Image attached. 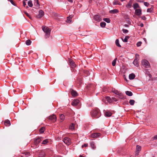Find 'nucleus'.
I'll return each mask as SVG.
<instances>
[{
    "mask_svg": "<svg viewBox=\"0 0 157 157\" xmlns=\"http://www.w3.org/2000/svg\"><path fill=\"white\" fill-rule=\"evenodd\" d=\"M138 60L137 59H134L133 62V64L137 67L139 66Z\"/></svg>",
    "mask_w": 157,
    "mask_h": 157,
    "instance_id": "17",
    "label": "nucleus"
},
{
    "mask_svg": "<svg viewBox=\"0 0 157 157\" xmlns=\"http://www.w3.org/2000/svg\"><path fill=\"white\" fill-rule=\"evenodd\" d=\"M111 99L112 98H111L108 96L106 97L105 98V99L106 100H107L108 101V102L109 103H111L112 102Z\"/></svg>",
    "mask_w": 157,
    "mask_h": 157,
    "instance_id": "22",
    "label": "nucleus"
},
{
    "mask_svg": "<svg viewBox=\"0 0 157 157\" xmlns=\"http://www.w3.org/2000/svg\"><path fill=\"white\" fill-rule=\"evenodd\" d=\"M133 1V0H130L128 4L126 5V7L128 8H131L132 6Z\"/></svg>",
    "mask_w": 157,
    "mask_h": 157,
    "instance_id": "12",
    "label": "nucleus"
},
{
    "mask_svg": "<svg viewBox=\"0 0 157 157\" xmlns=\"http://www.w3.org/2000/svg\"><path fill=\"white\" fill-rule=\"evenodd\" d=\"M49 119L52 121V122H54L56 120V117L55 115H53L50 116Z\"/></svg>",
    "mask_w": 157,
    "mask_h": 157,
    "instance_id": "7",
    "label": "nucleus"
},
{
    "mask_svg": "<svg viewBox=\"0 0 157 157\" xmlns=\"http://www.w3.org/2000/svg\"><path fill=\"white\" fill-rule=\"evenodd\" d=\"M142 64L143 67L146 68H149L150 66L148 62L145 59L143 60L142 61Z\"/></svg>",
    "mask_w": 157,
    "mask_h": 157,
    "instance_id": "3",
    "label": "nucleus"
},
{
    "mask_svg": "<svg viewBox=\"0 0 157 157\" xmlns=\"http://www.w3.org/2000/svg\"><path fill=\"white\" fill-rule=\"evenodd\" d=\"M8 1L10 2L13 5L15 6L16 5L12 0H8Z\"/></svg>",
    "mask_w": 157,
    "mask_h": 157,
    "instance_id": "47",
    "label": "nucleus"
},
{
    "mask_svg": "<svg viewBox=\"0 0 157 157\" xmlns=\"http://www.w3.org/2000/svg\"><path fill=\"white\" fill-rule=\"evenodd\" d=\"M41 140V138L38 137L35 140V143L36 144H38L40 142Z\"/></svg>",
    "mask_w": 157,
    "mask_h": 157,
    "instance_id": "15",
    "label": "nucleus"
},
{
    "mask_svg": "<svg viewBox=\"0 0 157 157\" xmlns=\"http://www.w3.org/2000/svg\"><path fill=\"white\" fill-rule=\"evenodd\" d=\"M153 140H157V135H155L153 137Z\"/></svg>",
    "mask_w": 157,
    "mask_h": 157,
    "instance_id": "53",
    "label": "nucleus"
},
{
    "mask_svg": "<svg viewBox=\"0 0 157 157\" xmlns=\"http://www.w3.org/2000/svg\"><path fill=\"white\" fill-rule=\"evenodd\" d=\"M148 76H149V78H151V74H149L148 75Z\"/></svg>",
    "mask_w": 157,
    "mask_h": 157,
    "instance_id": "61",
    "label": "nucleus"
},
{
    "mask_svg": "<svg viewBox=\"0 0 157 157\" xmlns=\"http://www.w3.org/2000/svg\"><path fill=\"white\" fill-rule=\"evenodd\" d=\"M140 26L141 27H143V26H144V24H143L141 23L140 24Z\"/></svg>",
    "mask_w": 157,
    "mask_h": 157,
    "instance_id": "58",
    "label": "nucleus"
},
{
    "mask_svg": "<svg viewBox=\"0 0 157 157\" xmlns=\"http://www.w3.org/2000/svg\"><path fill=\"white\" fill-rule=\"evenodd\" d=\"M101 134L99 133H94L91 134L90 136V138H95L99 137L100 136Z\"/></svg>",
    "mask_w": 157,
    "mask_h": 157,
    "instance_id": "5",
    "label": "nucleus"
},
{
    "mask_svg": "<svg viewBox=\"0 0 157 157\" xmlns=\"http://www.w3.org/2000/svg\"><path fill=\"white\" fill-rule=\"evenodd\" d=\"M141 18L144 20H145L146 19V17L145 16H143L141 17Z\"/></svg>",
    "mask_w": 157,
    "mask_h": 157,
    "instance_id": "54",
    "label": "nucleus"
},
{
    "mask_svg": "<svg viewBox=\"0 0 157 157\" xmlns=\"http://www.w3.org/2000/svg\"><path fill=\"white\" fill-rule=\"evenodd\" d=\"M125 93L126 95L129 96H132V93L130 91H127Z\"/></svg>",
    "mask_w": 157,
    "mask_h": 157,
    "instance_id": "27",
    "label": "nucleus"
},
{
    "mask_svg": "<svg viewBox=\"0 0 157 157\" xmlns=\"http://www.w3.org/2000/svg\"><path fill=\"white\" fill-rule=\"evenodd\" d=\"M122 31H123V33H127L128 32V31L127 29H122Z\"/></svg>",
    "mask_w": 157,
    "mask_h": 157,
    "instance_id": "46",
    "label": "nucleus"
},
{
    "mask_svg": "<svg viewBox=\"0 0 157 157\" xmlns=\"http://www.w3.org/2000/svg\"><path fill=\"white\" fill-rule=\"evenodd\" d=\"M90 145L91 147L93 149H94L96 148V147L93 141H91L90 142Z\"/></svg>",
    "mask_w": 157,
    "mask_h": 157,
    "instance_id": "23",
    "label": "nucleus"
},
{
    "mask_svg": "<svg viewBox=\"0 0 157 157\" xmlns=\"http://www.w3.org/2000/svg\"><path fill=\"white\" fill-rule=\"evenodd\" d=\"M153 9L152 8H148L147 10V12L151 13L153 11Z\"/></svg>",
    "mask_w": 157,
    "mask_h": 157,
    "instance_id": "39",
    "label": "nucleus"
},
{
    "mask_svg": "<svg viewBox=\"0 0 157 157\" xmlns=\"http://www.w3.org/2000/svg\"><path fill=\"white\" fill-rule=\"evenodd\" d=\"M94 19L97 21H100L101 19L99 15H96L94 16Z\"/></svg>",
    "mask_w": 157,
    "mask_h": 157,
    "instance_id": "10",
    "label": "nucleus"
},
{
    "mask_svg": "<svg viewBox=\"0 0 157 157\" xmlns=\"http://www.w3.org/2000/svg\"><path fill=\"white\" fill-rule=\"evenodd\" d=\"M79 102V100L78 99L74 100L72 102V105L73 106H76L77 105Z\"/></svg>",
    "mask_w": 157,
    "mask_h": 157,
    "instance_id": "9",
    "label": "nucleus"
},
{
    "mask_svg": "<svg viewBox=\"0 0 157 157\" xmlns=\"http://www.w3.org/2000/svg\"><path fill=\"white\" fill-rule=\"evenodd\" d=\"M141 44H142V42H140V41H139V42H138L137 43L136 45H137V46L139 47L141 46Z\"/></svg>",
    "mask_w": 157,
    "mask_h": 157,
    "instance_id": "45",
    "label": "nucleus"
},
{
    "mask_svg": "<svg viewBox=\"0 0 157 157\" xmlns=\"http://www.w3.org/2000/svg\"><path fill=\"white\" fill-rule=\"evenodd\" d=\"M68 1L71 3H72L73 2V1L72 0H68Z\"/></svg>",
    "mask_w": 157,
    "mask_h": 157,
    "instance_id": "59",
    "label": "nucleus"
},
{
    "mask_svg": "<svg viewBox=\"0 0 157 157\" xmlns=\"http://www.w3.org/2000/svg\"><path fill=\"white\" fill-rule=\"evenodd\" d=\"M141 147L139 145L136 146V149L135 151V155L137 156L139 155L140 151H141Z\"/></svg>",
    "mask_w": 157,
    "mask_h": 157,
    "instance_id": "6",
    "label": "nucleus"
},
{
    "mask_svg": "<svg viewBox=\"0 0 157 157\" xmlns=\"http://www.w3.org/2000/svg\"><path fill=\"white\" fill-rule=\"evenodd\" d=\"M48 142V140L47 139H46V140H44L43 141V142H42V144H47Z\"/></svg>",
    "mask_w": 157,
    "mask_h": 157,
    "instance_id": "43",
    "label": "nucleus"
},
{
    "mask_svg": "<svg viewBox=\"0 0 157 157\" xmlns=\"http://www.w3.org/2000/svg\"><path fill=\"white\" fill-rule=\"evenodd\" d=\"M133 7L134 10H136V9L140 8V6L137 3H135L133 4Z\"/></svg>",
    "mask_w": 157,
    "mask_h": 157,
    "instance_id": "18",
    "label": "nucleus"
},
{
    "mask_svg": "<svg viewBox=\"0 0 157 157\" xmlns=\"http://www.w3.org/2000/svg\"><path fill=\"white\" fill-rule=\"evenodd\" d=\"M129 103L131 105H133L135 103V101L133 100H130L129 101Z\"/></svg>",
    "mask_w": 157,
    "mask_h": 157,
    "instance_id": "37",
    "label": "nucleus"
},
{
    "mask_svg": "<svg viewBox=\"0 0 157 157\" xmlns=\"http://www.w3.org/2000/svg\"><path fill=\"white\" fill-rule=\"evenodd\" d=\"M144 5L148 7L149 5V4L148 2H144Z\"/></svg>",
    "mask_w": 157,
    "mask_h": 157,
    "instance_id": "48",
    "label": "nucleus"
},
{
    "mask_svg": "<svg viewBox=\"0 0 157 157\" xmlns=\"http://www.w3.org/2000/svg\"><path fill=\"white\" fill-rule=\"evenodd\" d=\"M126 22L127 23L128 25L131 24V20L129 19H126Z\"/></svg>",
    "mask_w": 157,
    "mask_h": 157,
    "instance_id": "38",
    "label": "nucleus"
},
{
    "mask_svg": "<svg viewBox=\"0 0 157 157\" xmlns=\"http://www.w3.org/2000/svg\"><path fill=\"white\" fill-rule=\"evenodd\" d=\"M119 98L120 99H123L124 98V97L122 95V94L121 93V95H119Z\"/></svg>",
    "mask_w": 157,
    "mask_h": 157,
    "instance_id": "51",
    "label": "nucleus"
},
{
    "mask_svg": "<svg viewBox=\"0 0 157 157\" xmlns=\"http://www.w3.org/2000/svg\"><path fill=\"white\" fill-rule=\"evenodd\" d=\"M63 142L67 145H69L71 143V140L68 137H65L64 138Z\"/></svg>",
    "mask_w": 157,
    "mask_h": 157,
    "instance_id": "4",
    "label": "nucleus"
},
{
    "mask_svg": "<svg viewBox=\"0 0 157 157\" xmlns=\"http://www.w3.org/2000/svg\"><path fill=\"white\" fill-rule=\"evenodd\" d=\"M137 1L139 2H143V1H140V0H138Z\"/></svg>",
    "mask_w": 157,
    "mask_h": 157,
    "instance_id": "60",
    "label": "nucleus"
},
{
    "mask_svg": "<svg viewBox=\"0 0 157 157\" xmlns=\"http://www.w3.org/2000/svg\"><path fill=\"white\" fill-rule=\"evenodd\" d=\"M120 0L121 2H123L125 0Z\"/></svg>",
    "mask_w": 157,
    "mask_h": 157,
    "instance_id": "64",
    "label": "nucleus"
},
{
    "mask_svg": "<svg viewBox=\"0 0 157 157\" xmlns=\"http://www.w3.org/2000/svg\"><path fill=\"white\" fill-rule=\"evenodd\" d=\"M71 94L73 96H76L77 95V92L74 90H72L71 92Z\"/></svg>",
    "mask_w": 157,
    "mask_h": 157,
    "instance_id": "21",
    "label": "nucleus"
},
{
    "mask_svg": "<svg viewBox=\"0 0 157 157\" xmlns=\"http://www.w3.org/2000/svg\"><path fill=\"white\" fill-rule=\"evenodd\" d=\"M113 5H121V4L118 1H115L113 3Z\"/></svg>",
    "mask_w": 157,
    "mask_h": 157,
    "instance_id": "25",
    "label": "nucleus"
},
{
    "mask_svg": "<svg viewBox=\"0 0 157 157\" xmlns=\"http://www.w3.org/2000/svg\"><path fill=\"white\" fill-rule=\"evenodd\" d=\"M92 117L94 118H98L101 116L100 110L98 109H93L91 112Z\"/></svg>",
    "mask_w": 157,
    "mask_h": 157,
    "instance_id": "1",
    "label": "nucleus"
},
{
    "mask_svg": "<svg viewBox=\"0 0 157 157\" xmlns=\"http://www.w3.org/2000/svg\"><path fill=\"white\" fill-rule=\"evenodd\" d=\"M28 6L30 7H32L33 6V4L32 1L30 0V1H29L28 2Z\"/></svg>",
    "mask_w": 157,
    "mask_h": 157,
    "instance_id": "28",
    "label": "nucleus"
},
{
    "mask_svg": "<svg viewBox=\"0 0 157 157\" xmlns=\"http://www.w3.org/2000/svg\"><path fill=\"white\" fill-rule=\"evenodd\" d=\"M42 29L44 33H45V37L47 38L49 37L51 31V29L48 27L46 26H43Z\"/></svg>",
    "mask_w": 157,
    "mask_h": 157,
    "instance_id": "2",
    "label": "nucleus"
},
{
    "mask_svg": "<svg viewBox=\"0 0 157 157\" xmlns=\"http://www.w3.org/2000/svg\"><path fill=\"white\" fill-rule=\"evenodd\" d=\"M111 100L112 102L114 101L116 102L118 101V100L116 98L114 97H112Z\"/></svg>",
    "mask_w": 157,
    "mask_h": 157,
    "instance_id": "41",
    "label": "nucleus"
},
{
    "mask_svg": "<svg viewBox=\"0 0 157 157\" xmlns=\"http://www.w3.org/2000/svg\"><path fill=\"white\" fill-rule=\"evenodd\" d=\"M144 40L145 41V42H146V38H144Z\"/></svg>",
    "mask_w": 157,
    "mask_h": 157,
    "instance_id": "62",
    "label": "nucleus"
},
{
    "mask_svg": "<svg viewBox=\"0 0 157 157\" xmlns=\"http://www.w3.org/2000/svg\"><path fill=\"white\" fill-rule=\"evenodd\" d=\"M4 124L6 126H9L10 125V121L9 120H6L5 121Z\"/></svg>",
    "mask_w": 157,
    "mask_h": 157,
    "instance_id": "20",
    "label": "nucleus"
},
{
    "mask_svg": "<svg viewBox=\"0 0 157 157\" xmlns=\"http://www.w3.org/2000/svg\"><path fill=\"white\" fill-rule=\"evenodd\" d=\"M103 20L108 23H109L110 22V19L109 18H105L103 19Z\"/></svg>",
    "mask_w": 157,
    "mask_h": 157,
    "instance_id": "34",
    "label": "nucleus"
},
{
    "mask_svg": "<svg viewBox=\"0 0 157 157\" xmlns=\"http://www.w3.org/2000/svg\"><path fill=\"white\" fill-rule=\"evenodd\" d=\"M139 55L138 54H136L135 55V59H139Z\"/></svg>",
    "mask_w": 157,
    "mask_h": 157,
    "instance_id": "50",
    "label": "nucleus"
},
{
    "mask_svg": "<svg viewBox=\"0 0 157 157\" xmlns=\"http://www.w3.org/2000/svg\"><path fill=\"white\" fill-rule=\"evenodd\" d=\"M34 5L37 8H39L40 4L38 0H34Z\"/></svg>",
    "mask_w": 157,
    "mask_h": 157,
    "instance_id": "14",
    "label": "nucleus"
},
{
    "mask_svg": "<svg viewBox=\"0 0 157 157\" xmlns=\"http://www.w3.org/2000/svg\"><path fill=\"white\" fill-rule=\"evenodd\" d=\"M73 17V15H70L68 17H69V18L70 20H71V19Z\"/></svg>",
    "mask_w": 157,
    "mask_h": 157,
    "instance_id": "55",
    "label": "nucleus"
},
{
    "mask_svg": "<svg viewBox=\"0 0 157 157\" xmlns=\"http://www.w3.org/2000/svg\"><path fill=\"white\" fill-rule=\"evenodd\" d=\"M88 146L87 144H84L82 146V148H83L84 147H86Z\"/></svg>",
    "mask_w": 157,
    "mask_h": 157,
    "instance_id": "52",
    "label": "nucleus"
},
{
    "mask_svg": "<svg viewBox=\"0 0 157 157\" xmlns=\"http://www.w3.org/2000/svg\"><path fill=\"white\" fill-rule=\"evenodd\" d=\"M59 117L60 119L62 121H63L64 119V116L62 114L60 115Z\"/></svg>",
    "mask_w": 157,
    "mask_h": 157,
    "instance_id": "30",
    "label": "nucleus"
},
{
    "mask_svg": "<svg viewBox=\"0 0 157 157\" xmlns=\"http://www.w3.org/2000/svg\"><path fill=\"white\" fill-rule=\"evenodd\" d=\"M44 12L42 10H40L39 11V14L36 16L37 18H40L42 17L44 15Z\"/></svg>",
    "mask_w": 157,
    "mask_h": 157,
    "instance_id": "8",
    "label": "nucleus"
},
{
    "mask_svg": "<svg viewBox=\"0 0 157 157\" xmlns=\"http://www.w3.org/2000/svg\"><path fill=\"white\" fill-rule=\"evenodd\" d=\"M66 22L67 23H70L71 22V20H70L69 18L67 17Z\"/></svg>",
    "mask_w": 157,
    "mask_h": 157,
    "instance_id": "49",
    "label": "nucleus"
},
{
    "mask_svg": "<svg viewBox=\"0 0 157 157\" xmlns=\"http://www.w3.org/2000/svg\"><path fill=\"white\" fill-rule=\"evenodd\" d=\"M117 60V59L115 58L113 61L112 63V65L113 66H114L115 65Z\"/></svg>",
    "mask_w": 157,
    "mask_h": 157,
    "instance_id": "36",
    "label": "nucleus"
},
{
    "mask_svg": "<svg viewBox=\"0 0 157 157\" xmlns=\"http://www.w3.org/2000/svg\"><path fill=\"white\" fill-rule=\"evenodd\" d=\"M135 14L138 16H140L142 14V11L140 9H136L135 11Z\"/></svg>",
    "mask_w": 157,
    "mask_h": 157,
    "instance_id": "11",
    "label": "nucleus"
},
{
    "mask_svg": "<svg viewBox=\"0 0 157 157\" xmlns=\"http://www.w3.org/2000/svg\"><path fill=\"white\" fill-rule=\"evenodd\" d=\"M105 114V116L107 117H110L112 115V113L109 112H106Z\"/></svg>",
    "mask_w": 157,
    "mask_h": 157,
    "instance_id": "26",
    "label": "nucleus"
},
{
    "mask_svg": "<svg viewBox=\"0 0 157 157\" xmlns=\"http://www.w3.org/2000/svg\"><path fill=\"white\" fill-rule=\"evenodd\" d=\"M124 26L125 27H129V25H127V24H125L124 25Z\"/></svg>",
    "mask_w": 157,
    "mask_h": 157,
    "instance_id": "57",
    "label": "nucleus"
},
{
    "mask_svg": "<svg viewBox=\"0 0 157 157\" xmlns=\"http://www.w3.org/2000/svg\"><path fill=\"white\" fill-rule=\"evenodd\" d=\"M118 12L119 11L117 9H115L110 10L109 12L110 13H118Z\"/></svg>",
    "mask_w": 157,
    "mask_h": 157,
    "instance_id": "19",
    "label": "nucleus"
},
{
    "mask_svg": "<svg viewBox=\"0 0 157 157\" xmlns=\"http://www.w3.org/2000/svg\"><path fill=\"white\" fill-rule=\"evenodd\" d=\"M44 127L41 128L40 129V133H42L44 132Z\"/></svg>",
    "mask_w": 157,
    "mask_h": 157,
    "instance_id": "42",
    "label": "nucleus"
},
{
    "mask_svg": "<svg viewBox=\"0 0 157 157\" xmlns=\"http://www.w3.org/2000/svg\"><path fill=\"white\" fill-rule=\"evenodd\" d=\"M21 157H25V156H24V155H22L21 156Z\"/></svg>",
    "mask_w": 157,
    "mask_h": 157,
    "instance_id": "63",
    "label": "nucleus"
},
{
    "mask_svg": "<svg viewBox=\"0 0 157 157\" xmlns=\"http://www.w3.org/2000/svg\"><path fill=\"white\" fill-rule=\"evenodd\" d=\"M116 44V45L119 47H121V45L119 43V40L118 39H117L115 41Z\"/></svg>",
    "mask_w": 157,
    "mask_h": 157,
    "instance_id": "31",
    "label": "nucleus"
},
{
    "mask_svg": "<svg viewBox=\"0 0 157 157\" xmlns=\"http://www.w3.org/2000/svg\"><path fill=\"white\" fill-rule=\"evenodd\" d=\"M69 61L71 66L72 68H74L75 67L76 65L74 62L73 60H70Z\"/></svg>",
    "mask_w": 157,
    "mask_h": 157,
    "instance_id": "13",
    "label": "nucleus"
},
{
    "mask_svg": "<svg viewBox=\"0 0 157 157\" xmlns=\"http://www.w3.org/2000/svg\"><path fill=\"white\" fill-rule=\"evenodd\" d=\"M113 92L114 94H117L118 95H121V93L117 90H114L113 91Z\"/></svg>",
    "mask_w": 157,
    "mask_h": 157,
    "instance_id": "24",
    "label": "nucleus"
},
{
    "mask_svg": "<svg viewBox=\"0 0 157 157\" xmlns=\"http://www.w3.org/2000/svg\"><path fill=\"white\" fill-rule=\"evenodd\" d=\"M100 26L101 27H105L106 25V23L104 22H102L100 23Z\"/></svg>",
    "mask_w": 157,
    "mask_h": 157,
    "instance_id": "29",
    "label": "nucleus"
},
{
    "mask_svg": "<svg viewBox=\"0 0 157 157\" xmlns=\"http://www.w3.org/2000/svg\"><path fill=\"white\" fill-rule=\"evenodd\" d=\"M24 13L25 14H26V15L30 18V19H32L31 17L29 15V14L27 12H26L25 11H24Z\"/></svg>",
    "mask_w": 157,
    "mask_h": 157,
    "instance_id": "44",
    "label": "nucleus"
},
{
    "mask_svg": "<svg viewBox=\"0 0 157 157\" xmlns=\"http://www.w3.org/2000/svg\"><path fill=\"white\" fill-rule=\"evenodd\" d=\"M23 6L25 7V6L26 5V3L24 1L23 2Z\"/></svg>",
    "mask_w": 157,
    "mask_h": 157,
    "instance_id": "56",
    "label": "nucleus"
},
{
    "mask_svg": "<svg viewBox=\"0 0 157 157\" xmlns=\"http://www.w3.org/2000/svg\"><path fill=\"white\" fill-rule=\"evenodd\" d=\"M23 155L25 157H28L29 155V153L28 152H26L23 154Z\"/></svg>",
    "mask_w": 157,
    "mask_h": 157,
    "instance_id": "32",
    "label": "nucleus"
},
{
    "mask_svg": "<svg viewBox=\"0 0 157 157\" xmlns=\"http://www.w3.org/2000/svg\"><path fill=\"white\" fill-rule=\"evenodd\" d=\"M31 41L30 40H28L26 41V44L27 45H29L31 44Z\"/></svg>",
    "mask_w": 157,
    "mask_h": 157,
    "instance_id": "33",
    "label": "nucleus"
},
{
    "mask_svg": "<svg viewBox=\"0 0 157 157\" xmlns=\"http://www.w3.org/2000/svg\"><path fill=\"white\" fill-rule=\"evenodd\" d=\"M135 77V75L133 74H130L129 75V78L130 80L133 79Z\"/></svg>",
    "mask_w": 157,
    "mask_h": 157,
    "instance_id": "16",
    "label": "nucleus"
},
{
    "mask_svg": "<svg viewBox=\"0 0 157 157\" xmlns=\"http://www.w3.org/2000/svg\"><path fill=\"white\" fill-rule=\"evenodd\" d=\"M128 38H129V37L128 36H126L125 37L123 41L125 42H127Z\"/></svg>",
    "mask_w": 157,
    "mask_h": 157,
    "instance_id": "40",
    "label": "nucleus"
},
{
    "mask_svg": "<svg viewBox=\"0 0 157 157\" xmlns=\"http://www.w3.org/2000/svg\"><path fill=\"white\" fill-rule=\"evenodd\" d=\"M69 129L71 130H73L74 129V126L73 124L72 123L69 127Z\"/></svg>",
    "mask_w": 157,
    "mask_h": 157,
    "instance_id": "35",
    "label": "nucleus"
}]
</instances>
